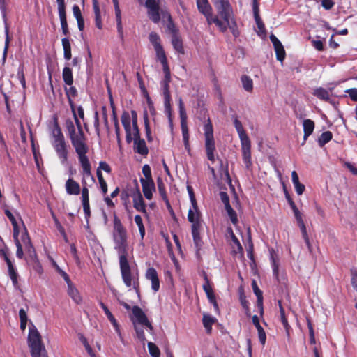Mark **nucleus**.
Returning <instances> with one entry per match:
<instances>
[{
	"label": "nucleus",
	"mask_w": 357,
	"mask_h": 357,
	"mask_svg": "<svg viewBox=\"0 0 357 357\" xmlns=\"http://www.w3.org/2000/svg\"><path fill=\"white\" fill-rule=\"evenodd\" d=\"M114 239L116 244L115 248L118 250L119 258V266L121 278L127 287L133 286V289L139 294V282L138 275L137 277L132 274L131 268L128 260V243L127 232L122 225L121 220L116 214L114 213Z\"/></svg>",
	"instance_id": "f257e3e1"
},
{
	"label": "nucleus",
	"mask_w": 357,
	"mask_h": 357,
	"mask_svg": "<svg viewBox=\"0 0 357 357\" xmlns=\"http://www.w3.org/2000/svg\"><path fill=\"white\" fill-rule=\"evenodd\" d=\"M75 123L77 128L76 132L75 126L70 119L66 121V128L72 146L77 155L79 162L86 177H91L95 181L91 174V166L88 156L89 146L86 143V137L83 131L81 121L77 118L75 111L73 112Z\"/></svg>",
	"instance_id": "f03ea898"
},
{
	"label": "nucleus",
	"mask_w": 357,
	"mask_h": 357,
	"mask_svg": "<svg viewBox=\"0 0 357 357\" xmlns=\"http://www.w3.org/2000/svg\"><path fill=\"white\" fill-rule=\"evenodd\" d=\"M51 135L52 137V145L61 164L65 165L68 160V146L59 125L56 117L54 118Z\"/></svg>",
	"instance_id": "7ed1b4c3"
},
{
	"label": "nucleus",
	"mask_w": 357,
	"mask_h": 357,
	"mask_svg": "<svg viewBox=\"0 0 357 357\" xmlns=\"http://www.w3.org/2000/svg\"><path fill=\"white\" fill-rule=\"evenodd\" d=\"M30 324L27 342L31 357H48L40 333L32 322Z\"/></svg>",
	"instance_id": "20e7f679"
},
{
	"label": "nucleus",
	"mask_w": 357,
	"mask_h": 357,
	"mask_svg": "<svg viewBox=\"0 0 357 357\" xmlns=\"http://www.w3.org/2000/svg\"><path fill=\"white\" fill-rule=\"evenodd\" d=\"M188 220L192 224L191 231L193 243L196 249V253L198 255L204 244L201 237V230L202 229L203 223L202 213L194 214L191 210H188Z\"/></svg>",
	"instance_id": "39448f33"
},
{
	"label": "nucleus",
	"mask_w": 357,
	"mask_h": 357,
	"mask_svg": "<svg viewBox=\"0 0 357 357\" xmlns=\"http://www.w3.org/2000/svg\"><path fill=\"white\" fill-rule=\"evenodd\" d=\"M203 130L205 138L204 146L206 156L208 160L213 162L215 161V151L216 149L213 136V127L209 117H208L207 121L204 125Z\"/></svg>",
	"instance_id": "423d86ee"
},
{
	"label": "nucleus",
	"mask_w": 357,
	"mask_h": 357,
	"mask_svg": "<svg viewBox=\"0 0 357 357\" xmlns=\"http://www.w3.org/2000/svg\"><path fill=\"white\" fill-rule=\"evenodd\" d=\"M22 241L24 243L25 248L28 253L26 258L27 263L32 266L33 269L37 273L40 275L42 274L43 273V266L38 259L35 248L31 243L26 229H25V232L22 236Z\"/></svg>",
	"instance_id": "0eeeda50"
},
{
	"label": "nucleus",
	"mask_w": 357,
	"mask_h": 357,
	"mask_svg": "<svg viewBox=\"0 0 357 357\" xmlns=\"http://www.w3.org/2000/svg\"><path fill=\"white\" fill-rule=\"evenodd\" d=\"M217 11V16L222 22H228L234 17V10L229 0H211Z\"/></svg>",
	"instance_id": "6e6552de"
},
{
	"label": "nucleus",
	"mask_w": 357,
	"mask_h": 357,
	"mask_svg": "<svg viewBox=\"0 0 357 357\" xmlns=\"http://www.w3.org/2000/svg\"><path fill=\"white\" fill-rule=\"evenodd\" d=\"M132 312L139 324H140L142 326H146L151 331L153 330V326L149 321L146 314L143 312L141 307H139L137 305H135L132 308Z\"/></svg>",
	"instance_id": "1a4fd4ad"
},
{
	"label": "nucleus",
	"mask_w": 357,
	"mask_h": 357,
	"mask_svg": "<svg viewBox=\"0 0 357 357\" xmlns=\"http://www.w3.org/2000/svg\"><path fill=\"white\" fill-rule=\"evenodd\" d=\"M243 161L247 169H250L252 165L251 160V143L250 140L241 142Z\"/></svg>",
	"instance_id": "9d476101"
},
{
	"label": "nucleus",
	"mask_w": 357,
	"mask_h": 357,
	"mask_svg": "<svg viewBox=\"0 0 357 357\" xmlns=\"http://www.w3.org/2000/svg\"><path fill=\"white\" fill-rule=\"evenodd\" d=\"M252 1L253 15H254V18H255V21L256 22L257 26L259 29V31L261 33H266L265 25L259 15V0H252Z\"/></svg>",
	"instance_id": "9b49d317"
},
{
	"label": "nucleus",
	"mask_w": 357,
	"mask_h": 357,
	"mask_svg": "<svg viewBox=\"0 0 357 357\" xmlns=\"http://www.w3.org/2000/svg\"><path fill=\"white\" fill-rule=\"evenodd\" d=\"M145 277L151 282V289L155 292L158 291L160 289V280L156 270L153 267H149L146 271Z\"/></svg>",
	"instance_id": "f8f14e48"
},
{
	"label": "nucleus",
	"mask_w": 357,
	"mask_h": 357,
	"mask_svg": "<svg viewBox=\"0 0 357 357\" xmlns=\"http://www.w3.org/2000/svg\"><path fill=\"white\" fill-rule=\"evenodd\" d=\"M114 10H115V16H116V22L117 26V32L122 42L124 40L123 31V24L121 21V10L119 8L118 0H112Z\"/></svg>",
	"instance_id": "ddd939ff"
},
{
	"label": "nucleus",
	"mask_w": 357,
	"mask_h": 357,
	"mask_svg": "<svg viewBox=\"0 0 357 357\" xmlns=\"http://www.w3.org/2000/svg\"><path fill=\"white\" fill-rule=\"evenodd\" d=\"M140 183L142 187V192L146 199L150 200L153 197V191L155 186L153 181H145L143 178H140Z\"/></svg>",
	"instance_id": "4468645a"
},
{
	"label": "nucleus",
	"mask_w": 357,
	"mask_h": 357,
	"mask_svg": "<svg viewBox=\"0 0 357 357\" xmlns=\"http://www.w3.org/2000/svg\"><path fill=\"white\" fill-rule=\"evenodd\" d=\"M65 188L67 194L70 195H78L81 192L79 183L72 178H69L66 181Z\"/></svg>",
	"instance_id": "2eb2a0df"
},
{
	"label": "nucleus",
	"mask_w": 357,
	"mask_h": 357,
	"mask_svg": "<svg viewBox=\"0 0 357 357\" xmlns=\"http://www.w3.org/2000/svg\"><path fill=\"white\" fill-rule=\"evenodd\" d=\"M204 15L205 16L208 25L214 24L219 31H223L225 29V26L223 24V22L218 18V16L213 15L212 10L204 14Z\"/></svg>",
	"instance_id": "dca6fc26"
},
{
	"label": "nucleus",
	"mask_w": 357,
	"mask_h": 357,
	"mask_svg": "<svg viewBox=\"0 0 357 357\" xmlns=\"http://www.w3.org/2000/svg\"><path fill=\"white\" fill-rule=\"evenodd\" d=\"M132 141L134 142L135 152L143 156H146L149 153V149L146 144L144 139L139 138L134 139Z\"/></svg>",
	"instance_id": "f3484780"
},
{
	"label": "nucleus",
	"mask_w": 357,
	"mask_h": 357,
	"mask_svg": "<svg viewBox=\"0 0 357 357\" xmlns=\"http://www.w3.org/2000/svg\"><path fill=\"white\" fill-rule=\"evenodd\" d=\"M303 142L302 145H303L310 135H311L314 130L315 124L314 122L310 119H305L303 122Z\"/></svg>",
	"instance_id": "a211bd4d"
},
{
	"label": "nucleus",
	"mask_w": 357,
	"mask_h": 357,
	"mask_svg": "<svg viewBox=\"0 0 357 357\" xmlns=\"http://www.w3.org/2000/svg\"><path fill=\"white\" fill-rule=\"evenodd\" d=\"M223 24L225 25V28L223 31H220V32L225 33L227 29H229L234 38H238L240 36V32L238 31L237 23L234 17L231 18V20H229L228 22H223Z\"/></svg>",
	"instance_id": "6ab92c4d"
},
{
	"label": "nucleus",
	"mask_w": 357,
	"mask_h": 357,
	"mask_svg": "<svg viewBox=\"0 0 357 357\" xmlns=\"http://www.w3.org/2000/svg\"><path fill=\"white\" fill-rule=\"evenodd\" d=\"M251 285H252L253 291L257 296V306L259 308L260 314L262 315L264 313L263 292L259 288V287L257 284V282L255 280H252Z\"/></svg>",
	"instance_id": "aec40b11"
},
{
	"label": "nucleus",
	"mask_w": 357,
	"mask_h": 357,
	"mask_svg": "<svg viewBox=\"0 0 357 357\" xmlns=\"http://www.w3.org/2000/svg\"><path fill=\"white\" fill-rule=\"evenodd\" d=\"M133 206L137 211L146 213V204L139 190H137V195L133 197Z\"/></svg>",
	"instance_id": "412c9836"
},
{
	"label": "nucleus",
	"mask_w": 357,
	"mask_h": 357,
	"mask_svg": "<svg viewBox=\"0 0 357 357\" xmlns=\"http://www.w3.org/2000/svg\"><path fill=\"white\" fill-rule=\"evenodd\" d=\"M62 32L65 36L69 34V29L66 18V7L58 8Z\"/></svg>",
	"instance_id": "4be33fe9"
},
{
	"label": "nucleus",
	"mask_w": 357,
	"mask_h": 357,
	"mask_svg": "<svg viewBox=\"0 0 357 357\" xmlns=\"http://www.w3.org/2000/svg\"><path fill=\"white\" fill-rule=\"evenodd\" d=\"M172 45L174 49L179 54H184L185 50L183 40L180 35L172 36Z\"/></svg>",
	"instance_id": "5701e85b"
},
{
	"label": "nucleus",
	"mask_w": 357,
	"mask_h": 357,
	"mask_svg": "<svg viewBox=\"0 0 357 357\" xmlns=\"http://www.w3.org/2000/svg\"><path fill=\"white\" fill-rule=\"evenodd\" d=\"M270 254H271V266L273 268V277L277 280H279L278 279V278H279V266H280L279 259H278L277 255L273 249L270 251Z\"/></svg>",
	"instance_id": "b1692460"
},
{
	"label": "nucleus",
	"mask_w": 357,
	"mask_h": 357,
	"mask_svg": "<svg viewBox=\"0 0 357 357\" xmlns=\"http://www.w3.org/2000/svg\"><path fill=\"white\" fill-rule=\"evenodd\" d=\"M234 125L238 134L241 142L249 141V137L246 134L241 122L237 118L234 119Z\"/></svg>",
	"instance_id": "393cba45"
},
{
	"label": "nucleus",
	"mask_w": 357,
	"mask_h": 357,
	"mask_svg": "<svg viewBox=\"0 0 357 357\" xmlns=\"http://www.w3.org/2000/svg\"><path fill=\"white\" fill-rule=\"evenodd\" d=\"M132 113V140L134 139H139L140 130L137 123V113L135 110H131Z\"/></svg>",
	"instance_id": "a878e982"
},
{
	"label": "nucleus",
	"mask_w": 357,
	"mask_h": 357,
	"mask_svg": "<svg viewBox=\"0 0 357 357\" xmlns=\"http://www.w3.org/2000/svg\"><path fill=\"white\" fill-rule=\"evenodd\" d=\"M65 91L72 112H74V108H75V105L73 100V98H75L77 96V91L75 86H70L69 88H65Z\"/></svg>",
	"instance_id": "bb28decb"
},
{
	"label": "nucleus",
	"mask_w": 357,
	"mask_h": 357,
	"mask_svg": "<svg viewBox=\"0 0 357 357\" xmlns=\"http://www.w3.org/2000/svg\"><path fill=\"white\" fill-rule=\"evenodd\" d=\"M313 95L321 100L332 103L328 91L322 87L314 89Z\"/></svg>",
	"instance_id": "cd10ccee"
},
{
	"label": "nucleus",
	"mask_w": 357,
	"mask_h": 357,
	"mask_svg": "<svg viewBox=\"0 0 357 357\" xmlns=\"http://www.w3.org/2000/svg\"><path fill=\"white\" fill-rule=\"evenodd\" d=\"M68 294L77 304L82 302V297L78 290L73 285L72 282L68 284Z\"/></svg>",
	"instance_id": "c85d7f7f"
},
{
	"label": "nucleus",
	"mask_w": 357,
	"mask_h": 357,
	"mask_svg": "<svg viewBox=\"0 0 357 357\" xmlns=\"http://www.w3.org/2000/svg\"><path fill=\"white\" fill-rule=\"evenodd\" d=\"M187 190H188V192L189 194L190 202L192 204V208H190L189 210H191L194 214L201 213V211H199V209L198 208L197 202L192 188L190 185H188Z\"/></svg>",
	"instance_id": "c756f323"
},
{
	"label": "nucleus",
	"mask_w": 357,
	"mask_h": 357,
	"mask_svg": "<svg viewBox=\"0 0 357 357\" xmlns=\"http://www.w3.org/2000/svg\"><path fill=\"white\" fill-rule=\"evenodd\" d=\"M157 59L161 63L163 68L169 67L167 58L163 47L155 49Z\"/></svg>",
	"instance_id": "7c9ffc66"
},
{
	"label": "nucleus",
	"mask_w": 357,
	"mask_h": 357,
	"mask_svg": "<svg viewBox=\"0 0 357 357\" xmlns=\"http://www.w3.org/2000/svg\"><path fill=\"white\" fill-rule=\"evenodd\" d=\"M143 119H144V128H145V132H146V137L147 141L149 142H152L153 139L151 135L149 115H148V112L146 110H145L144 112Z\"/></svg>",
	"instance_id": "2f4dec72"
},
{
	"label": "nucleus",
	"mask_w": 357,
	"mask_h": 357,
	"mask_svg": "<svg viewBox=\"0 0 357 357\" xmlns=\"http://www.w3.org/2000/svg\"><path fill=\"white\" fill-rule=\"evenodd\" d=\"M62 77L66 84L71 86L73 83V72L70 67L65 66L62 72Z\"/></svg>",
	"instance_id": "473e14b6"
},
{
	"label": "nucleus",
	"mask_w": 357,
	"mask_h": 357,
	"mask_svg": "<svg viewBox=\"0 0 357 357\" xmlns=\"http://www.w3.org/2000/svg\"><path fill=\"white\" fill-rule=\"evenodd\" d=\"M178 108H179V116H180V119H181V126H188V124H187L188 116H187L185 109L184 107V104H183V102L181 98H179Z\"/></svg>",
	"instance_id": "72a5a7b5"
},
{
	"label": "nucleus",
	"mask_w": 357,
	"mask_h": 357,
	"mask_svg": "<svg viewBox=\"0 0 357 357\" xmlns=\"http://www.w3.org/2000/svg\"><path fill=\"white\" fill-rule=\"evenodd\" d=\"M8 275L10 278L12 283L15 287L18 285L17 280V273L12 263V261H8Z\"/></svg>",
	"instance_id": "f704fd0d"
},
{
	"label": "nucleus",
	"mask_w": 357,
	"mask_h": 357,
	"mask_svg": "<svg viewBox=\"0 0 357 357\" xmlns=\"http://www.w3.org/2000/svg\"><path fill=\"white\" fill-rule=\"evenodd\" d=\"M197 6L198 10L203 15L212 10V7L208 0H197Z\"/></svg>",
	"instance_id": "c9c22d12"
},
{
	"label": "nucleus",
	"mask_w": 357,
	"mask_h": 357,
	"mask_svg": "<svg viewBox=\"0 0 357 357\" xmlns=\"http://www.w3.org/2000/svg\"><path fill=\"white\" fill-rule=\"evenodd\" d=\"M215 319L209 314H204L202 322L204 328H206L208 333H211L212 330V326L215 323Z\"/></svg>",
	"instance_id": "e433bc0d"
},
{
	"label": "nucleus",
	"mask_w": 357,
	"mask_h": 357,
	"mask_svg": "<svg viewBox=\"0 0 357 357\" xmlns=\"http://www.w3.org/2000/svg\"><path fill=\"white\" fill-rule=\"evenodd\" d=\"M61 41L63 48L64 58L66 60H70L72 57L70 40L68 38H63Z\"/></svg>",
	"instance_id": "4c0bfd02"
},
{
	"label": "nucleus",
	"mask_w": 357,
	"mask_h": 357,
	"mask_svg": "<svg viewBox=\"0 0 357 357\" xmlns=\"http://www.w3.org/2000/svg\"><path fill=\"white\" fill-rule=\"evenodd\" d=\"M333 138V134L331 131L324 132L318 139V144L320 147H323L329 142Z\"/></svg>",
	"instance_id": "58836bf2"
},
{
	"label": "nucleus",
	"mask_w": 357,
	"mask_h": 357,
	"mask_svg": "<svg viewBox=\"0 0 357 357\" xmlns=\"http://www.w3.org/2000/svg\"><path fill=\"white\" fill-rule=\"evenodd\" d=\"M241 79L243 89L248 92H252L253 89L252 79L246 75H242Z\"/></svg>",
	"instance_id": "ea45409f"
},
{
	"label": "nucleus",
	"mask_w": 357,
	"mask_h": 357,
	"mask_svg": "<svg viewBox=\"0 0 357 357\" xmlns=\"http://www.w3.org/2000/svg\"><path fill=\"white\" fill-rule=\"evenodd\" d=\"M298 227H300L301 229V233H302V236L305 242V244L307 246V248L308 250H310V252L312 251V245H311V243L310 242V239H309V237H308V235H307V229H306V227H305V225L304 223V221L303 222H301L298 224Z\"/></svg>",
	"instance_id": "a19ab883"
},
{
	"label": "nucleus",
	"mask_w": 357,
	"mask_h": 357,
	"mask_svg": "<svg viewBox=\"0 0 357 357\" xmlns=\"http://www.w3.org/2000/svg\"><path fill=\"white\" fill-rule=\"evenodd\" d=\"M181 131H182V136H183V141L184 143L185 149L188 152V153H190V142H189V132H188V126H181Z\"/></svg>",
	"instance_id": "79ce46f5"
},
{
	"label": "nucleus",
	"mask_w": 357,
	"mask_h": 357,
	"mask_svg": "<svg viewBox=\"0 0 357 357\" xmlns=\"http://www.w3.org/2000/svg\"><path fill=\"white\" fill-rule=\"evenodd\" d=\"M239 300L242 307L245 309L247 315H250L249 302L246 299L243 289L242 287L239 289Z\"/></svg>",
	"instance_id": "37998d69"
},
{
	"label": "nucleus",
	"mask_w": 357,
	"mask_h": 357,
	"mask_svg": "<svg viewBox=\"0 0 357 357\" xmlns=\"http://www.w3.org/2000/svg\"><path fill=\"white\" fill-rule=\"evenodd\" d=\"M96 174L98 179V182L100 183V187L103 195H106L107 193V184L106 181L105 180L102 172L99 169L96 170Z\"/></svg>",
	"instance_id": "c03bdc74"
},
{
	"label": "nucleus",
	"mask_w": 357,
	"mask_h": 357,
	"mask_svg": "<svg viewBox=\"0 0 357 357\" xmlns=\"http://www.w3.org/2000/svg\"><path fill=\"white\" fill-rule=\"evenodd\" d=\"M112 120L114 121L115 133L116 135V140H117L119 145H120L121 143V134H120V126H119V120H118V117H117L116 111L112 112Z\"/></svg>",
	"instance_id": "a18cd8bd"
},
{
	"label": "nucleus",
	"mask_w": 357,
	"mask_h": 357,
	"mask_svg": "<svg viewBox=\"0 0 357 357\" xmlns=\"http://www.w3.org/2000/svg\"><path fill=\"white\" fill-rule=\"evenodd\" d=\"M149 39L150 43L153 46L154 50L162 47V45H161L160 38L157 33H155V32L150 33Z\"/></svg>",
	"instance_id": "49530a36"
},
{
	"label": "nucleus",
	"mask_w": 357,
	"mask_h": 357,
	"mask_svg": "<svg viewBox=\"0 0 357 357\" xmlns=\"http://www.w3.org/2000/svg\"><path fill=\"white\" fill-rule=\"evenodd\" d=\"M160 6H158L155 8H152L149 10L148 15L149 18L154 22L158 23L160 20Z\"/></svg>",
	"instance_id": "de8ad7c7"
},
{
	"label": "nucleus",
	"mask_w": 357,
	"mask_h": 357,
	"mask_svg": "<svg viewBox=\"0 0 357 357\" xmlns=\"http://www.w3.org/2000/svg\"><path fill=\"white\" fill-rule=\"evenodd\" d=\"M274 50L276 54V59L278 61L282 62L286 56V52L282 44H280L276 46H274Z\"/></svg>",
	"instance_id": "09e8293b"
},
{
	"label": "nucleus",
	"mask_w": 357,
	"mask_h": 357,
	"mask_svg": "<svg viewBox=\"0 0 357 357\" xmlns=\"http://www.w3.org/2000/svg\"><path fill=\"white\" fill-rule=\"evenodd\" d=\"M163 96H164V105H171L172 97L169 91V84H162Z\"/></svg>",
	"instance_id": "8fccbe9b"
},
{
	"label": "nucleus",
	"mask_w": 357,
	"mask_h": 357,
	"mask_svg": "<svg viewBox=\"0 0 357 357\" xmlns=\"http://www.w3.org/2000/svg\"><path fill=\"white\" fill-rule=\"evenodd\" d=\"M158 189L160 195L164 201L168 200L167 195L166 192L165 185L161 178L157 179Z\"/></svg>",
	"instance_id": "3c124183"
},
{
	"label": "nucleus",
	"mask_w": 357,
	"mask_h": 357,
	"mask_svg": "<svg viewBox=\"0 0 357 357\" xmlns=\"http://www.w3.org/2000/svg\"><path fill=\"white\" fill-rule=\"evenodd\" d=\"M135 222L136 225L138 226L141 239L143 240L145 236V227L143 224L142 218L139 215H136L135 216Z\"/></svg>",
	"instance_id": "603ef678"
},
{
	"label": "nucleus",
	"mask_w": 357,
	"mask_h": 357,
	"mask_svg": "<svg viewBox=\"0 0 357 357\" xmlns=\"http://www.w3.org/2000/svg\"><path fill=\"white\" fill-rule=\"evenodd\" d=\"M204 278L205 282H204L202 287L208 297L209 296L214 294V292H213V289L210 284L209 280H208V276L206 274V273H204Z\"/></svg>",
	"instance_id": "864d4df0"
},
{
	"label": "nucleus",
	"mask_w": 357,
	"mask_h": 357,
	"mask_svg": "<svg viewBox=\"0 0 357 357\" xmlns=\"http://www.w3.org/2000/svg\"><path fill=\"white\" fill-rule=\"evenodd\" d=\"M167 29L169 31L172 36L180 35L178 29L174 24L172 18L169 14L168 15Z\"/></svg>",
	"instance_id": "5fc2aeb1"
},
{
	"label": "nucleus",
	"mask_w": 357,
	"mask_h": 357,
	"mask_svg": "<svg viewBox=\"0 0 357 357\" xmlns=\"http://www.w3.org/2000/svg\"><path fill=\"white\" fill-rule=\"evenodd\" d=\"M148 349H149V354H151V356L160 357V351L159 348L158 347V346L155 344H154L151 342H148Z\"/></svg>",
	"instance_id": "6e6d98bb"
},
{
	"label": "nucleus",
	"mask_w": 357,
	"mask_h": 357,
	"mask_svg": "<svg viewBox=\"0 0 357 357\" xmlns=\"http://www.w3.org/2000/svg\"><path fill=\"white\" fill-rule=\"evenodd\" d=\"M121 121L123 126L132 125V113L123 111L121 116Z\"/></svg>",
	"instance_id": "4d7b16f0"
},
{
	"label": "nucleus",
	"mask_w": 357,
	"mask_h": 357,
	"mask_svg": "<svg viewBox=\"0 0 357 357\" xmlns=\"http://www.w3.org/2000/svg\"><path fill=\"white\" fill-rule=\"evenodd\" d=\"M142 173L144 176V180L145 181H153L151 175V167L149 165H144L142 167Z\"/></svg>",
	"instance_id": "13d9d810"
},
{
	"label": "nucleus",
	"mask_w": 357,
	"mask_h": 357,
	"mask_svg": "<svg viewBox=\"0 0 357 357\" xmlns=\"http://www.w3.org/2000/svg\"><path fill=\"white\" fill-rule=\"evenodd\" d=\"M126 132V140L128 144L132 142V126L131 125L123 126Z\"/></svg>",
	"instance_id": "bf43d9fd"
},
{
	"label": "nucleus",
	"mask_w": 357,
	"mask_h": 357,
	"mask_svg": "<svg viewBox=\"0 0 357 357\" xmlns=\"http://www.w3.org/2000/svg\"><path fill=\"white\" fill-rule=\"evenodd\" d=\"M53 266L55 267L57 272L63 277L67 284L71 282L69 275L56 264L55 261H53Z\"/></svg>",
	"instance_id": "052dcab7"
},
{
	"label": "nucleus",
	"mask_w": 357,
	"mask_h": 357,
	"mask_svg": "<svg viewBox=\"0 0 357 357\" xmlns=\"http://www.w3.org/2000/svg\"><path fill=\"white\" fill-rule=\"evenodd\" d=\"M165 107V112L168 117V121L169 123L170 128L172 129L173 128V118H172V107L171 105H169V107L167 105H164Z\"/></svg>",
	"instance_id": "680f3d73"
},
{
	"label": "nucleus",
	"mask_w": 357,
	"mask_h": 357,
	"mask_svg": "<svg viewBox=\"0 0 357 357\" xmlns=\"http://www.w3.org/2000/svg\"><path fill=\"white\" fill-rule=\"evenodd\" d=\"M82 203L89 202V192L87 186L82 188Z\"/></svg>",
	"instance_id": "e2e57ef3"
},
{
	"label": "nucleus",
	"mask_w": 357,
	"mask_h": 357,
	"mask_svg": "<svg viewBox=\"0 0 357 357\" xmlns=\"http://www.w3.org/2000/svg\"><path fill=\"white\" fill-rule=\"evenodd\" d=\"M227 215L234 225H236L238 222V219L236 212L234 209H231L227 212Z\"/></svg>",
	"instance_id": "0e129e2a"
},
{
	"label": "nucleus",
	"mask_w": 357,
	"mask_h": 357,
	"mask_svg": "<svg viewBox=\"0 0 357 357\" xmlns=\"http://www.w3.org/2000/svg\"><path fill=\"white\" fill-rule=\"evenodd\" d=\"M97 169H99L100 172L103 170L108 174H110L112 172L111 167L108 165V163H107L105 161H100L99 162V166Z\"/></svg>",
	"instance_id": "69168bd1"
},
{
	"label": "nucleus",
	"mask_w": 357,
	"mask_h": 357,
	"mask_svg": "<svg viewBox=\"0 0 357 357\" xmlns=\"http://www.w3.org/2000/svg\"><path fill=\"white\" fill-rule=\"evenodd\" d=\"M164 74H165V78L162 81V84H169V82H171V71L169 67L167 68H162Z\"/></svg>",
	"instance_id": "338daca9"
},
{
	"label": "nucleus",
	"mask_w": 357,
	"mask_h": 357,
	"mask_svg": "<svg viewBox=\"0 0 357 357\" xmlns=\"http://www.w3.org/2000/svg\"><path fill=\"white\" fill-rule=\"evenodd\" d=\"M347 93L351 100L354 102H357V89L351 88L346 90L345 91Z\"/></svg>",
	"instance_id": "774afa93"
}]
</instances>
